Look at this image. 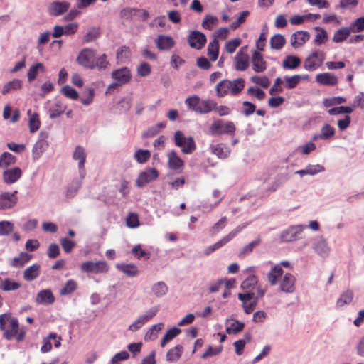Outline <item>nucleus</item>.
I'll return each instance as SVG.
<instances>
[{"label": "nucleus", "mask_w": 364, "mask_h": 364, "mask_svg": "<svg viewBox=\"0 0 364 364\" xmlns=\"http://www.w3.org/2000/svg\"><path fill=\"white\" fill-rule=\"evenodd\" d=\"M245 87V80L242 78H237L232 81L224 80L220 81L216 85L217 96L219 97H224L228 93L232 95L239 94Z\"/></svg>", "instance_id": "f257e3e1"}, {"label": "nucleus", "mask_w": 364, "mask_h": 364, "mask_svg": "<svg viewBox=\"0 0 364 364\" xmlns=\"http://www.w3.org/2000/svg\"><path fill=\"white\" fill-rule=\"evenodd\" d=\"M236 131V127L233 122L223 119H215L209 127V132L212 135H233Z\"/></svg>", "instance_id": "f03ea898"}, {"label": "nucleus", "mask_w": 364, "mask_h": 364, "mask_svg": "<svg viewBox=\"0 0 364 364\" xmlns=\"http://www.w3.org/2000/svg\"><path fill=\"white\" fill-rule=\"evenodd\" d=\"M173 140L175 145L181 147V151L183 154H190L196 149L193 138L192 136L186 137L184 134L180 130H177L174 133Z\"/></svg>", "instance_id": "7ed1b4c3"}, {"label": "nucleus", "mask_w": 364, "mask_h": 364, "mask_svg": "<svg viewBox=\"0 0 364 364\" xmlns=\"http://www.w3.org/2000/svg\"><path fill=\"white\" fill-rule=\"evenodd\" d=\"M111 77L114 80V82L108 86L107 91L114 90L119 86L128 83L131 80L132 74L128 68L123 67L112 71Z\"/></svg>", "instance_id": "20e7f679"}, {"label": "nucleus", "mask_w": 364, "mask_h": 364, "mask_svg": "<svg viewBox=\"0 0 364 364\" xmlns=\"http://www.w3.org/2000/svg\"><path fill=\"white\" fill-rule=\"evenodd\" d=\"M259 284L257 278L255 275H250L241 284V289L244 293L238 294V299L240 301L250 300L254 298L255 290Z\"/></svg>", "instance_id": "39448f33"}, {"label": "nucleus", "mask_w": 364, "mask_h": 364, "mask_svg": "<svg viewBox=\"0 0 364 364\" xmlns=\"http://www.w3.org/2000/svg\"><path fill=\"white\" fill-rule=\"evenodd\" d=\"M4 337L7 340L16 338L18 341H22L25 337V331H19V324L16 318H12L6 328L4 330Z\"/></svg>", "instance_id": "423d86ee"}, {"label": "nucleus", "mask_w": 364, "mask_h": 364, "mask_svg": "<svg viewBox=\"0 0 364 364\" xmlns=\"http://www.w3.org/2000/svg\"><path fill=\"white\" fill-rule=\"evenodd\" d=\"M82 272L87 274H105L109 271V266L105 261H86L80 265Z\"/></svg>", "instance_id": "0eeeda50"}, {"label": "nucleus", "mask_w": 364, "mask_h": 364, "mask_svg": "<svg viewBox=\"0 0 364 364\" xmlns=\"http://www.w3.org/2000/svg\"><path fill=\"white\" fill-rule=\"evenodd\" d=\"M325 53L316 50L311 53L304 60V68L307 71H314L321 67L325 60Z\"/></svg>", "instance_id": "6e6552de"}, {"label": "nucleus", "mask_w": 364, "mask_h": 364, "mask_svg": "<svg viewBox=\"0 0 364 364\" xmlns=\"http://www.w3.org/2000/svg\"><path fill=\"white\" fill-rule=\"evenodd\" d=\"M245 225H239L236 227L234 230H232L230 232H229L226 236L223 237L221 240L218 241L216 243L208 247L205 251L204 254L205 255H209L216 250L222 247L223 245L227 244L229 241L232 240L240 232L242 231L243 228H245Z\"/></svg>", "instance_id": "1a4fd4ad"}, {"label": "nucleus", "mask_w": 364, "mask_h": 364, "mask_svg": "<svg viewBox=\"0 0 364 364\" xmlns=\"http://www.w3.org/2000/svg\"><path fill=\"white\" fill-rule=\"evenodd\" d=\"M159 309V306L150 308L145 314L140 316L129 326V330L130 331L135 332L140 329L146 322L156 315Z\"/></svg>", "instance_id": "9d476101"}, {"label": "nucleus", "mask_w": 364, "mask_h": 364, "mask_svg": "<svg viewBox=\"0 0 364 364\" xmlns=\"http://www.w3.org/2000/svg\"><path fill=\"white\" fill-rule=\"evenodd\" d=\"M96 52L90 48L83 49L77 58L78 63L88 69H94Z\"/></svg>", "instance_id": "9b49d317"}, {"label": "nucleus", "mask_w": 364, "mask_h": 364, "mask_svg": "<svg viewBox=\"0 0 364 364\" xmlns=\"http://www.w3.org/2000/svg\"><path fill=\"white\" fill-rule=\"evenodd\" d=\"M48 134L46 133L41 132L39 139L35 143L32 149V158L33 161L40 159L43 152L48 147V142L46 140Z\"/></svg>", "instance_id": "f8f14e48"}, {"label": "nucleus", "mask_w": 364, "mask_h": 364, "mask_svg": "<svg viewBox=\"0 0 364 364\" xmlns=\"http://www.w3.org/2000/svg\"><path fill=\"white\" fill-rule=\"evenodd\" d=\"M305 228L306 226L303 225L291 226L281 233L280 240L284 242L294 241L298 239V235L301 234Z\"/></svg>", "instance_id": "ddd939ff"}, {"label": "nucleus", "mask_w": 364, "mask_h": 364, "mask_svg": "<svg viewBox=\"0 0 364 364\" xmlns=\"http://www.w3.org/2000/svg\"><path fill=\"white\" fill-rule=\"evenodd\" d=\"M73 159L78 161V169L80 178L82 180L85 177L86 171L85 169V162L86 159V152L81 146H77L73 154Z\"/></svg>", "instance_id": "4468645a"}, {"label": "nucleus", "mask_w": 364, "mask_h": 364, "mask_svg": "<svg viewBox=\"0 0 364 364\" xmlns=\"http://www.w3.org/2000/svg\"><path fill=\"white\" fill-rule=\"evenodd\" d=\"M70 6L68 1H53L48 7V12L50 16H58L65 13Z\"/></svg>", "instance_id": "2eb2a0df"}, {"label": "nucleus", "mask_w": 364, "mask_h": 364, "mask_svg": "<svg viewBox=\"0 0 364 364\" xmlns=\"http://www.w3.org/2000/svg\"><path fill=\"white\" fill-rule=\"evenodd\" d=\"M188 42L191 48L200 50L205 46L206 37L203 33L194 31L190 33Z\"/></svg>", "instance_id": "dca6fc26"}, {"label": "nucleus", "mask_w": 364, "mask_h": 364, "mask_svg": "<svg viewBox=\"0 0 364 364\" xmlns=\"http://www.w3.org/2000/svg\"><path fill=\"white\" fill-rule=\"evenodd\" d=\"M158 176V171L155 168H149L140 173L136 181V184L138 187H144L149 182L157 178Z\"/></svg>", "instance_id": "f3484780"}, {"label": "nucleus", "mask_w": 364, "mask_h": 364, "mask_svg": "<svg viewBox=\"0 0 364 364\" xmlns=\"http://www.w3.org/2000/svg\"><path fill=\"white\" fill-rule=\"evenodd\" d=\"M296 279L290 273H286L279 282V289L285 293H293L295 290Z\"/></svg>", "instance_id": "a211bd4d"}, {"label": "nucleus", "mask_w": 364, "mask_h": 364, "mask_svg": "<svg viewBox=\"0 0 364 364\" xmlns=\"http://www.w3.org/2000/svg\"><path fill=\"white\" fill-rule=\"evenodd\" d=\"M313 248L314 251L323 258H326L329 255L330 247L326 240L323 237H318L315 240Z\"/></svg>", "instance_id": "6ab92c4d"}, {"label": "nucleus", "mask_w": 364, "mask_h": 364, "mask_svg": "<svg viewBox=\"0 0 364 364\" xmlns=\"http://www.w3.org/2000/svg\"><path fill=\"white\" fill-rule=\"evenodd\" d=\"M310 38L309 32L304 31H296L291 35V45L294 48L302 46Z\"/></svg>", "instance_id": "aec40b11"}, {"label": "nucleus", "mask_w": 364, "mask_h": 364, "mask_svg": "<svg viewBox=\"0 0 364 364\" xmlns=\"http://www.w3.org/2000/svg\"><path fill=\"white\" fill-rule=\"evenodd\" d=\"M17 191L13 193L6 192L0 195V210L9 209L14 206L16 203L17 198L15 194Z\"/></svg>", "instance_id": "412c9836"}, {"label": "nucleus", "mask_w": 364, "mask_h": 364, "mask_svg": "<svg viewBox=\"0 0 364 364\" xmlns=\"http://www.w3.org/2000/svg\"><path fill=\"white\" fill-rule=\"evenodd\" d=\"M157 48L160 50H168L175 44V41L170 36L159 35L155 40Z\"/></svg>", "instance_id": "4be33fe9"}, {"label": "nucleus", "mask_w": 364, "mask_h": 364, "mask_svg": "<svg viewBox=\"0 0 364 364\" xmlns=\"http://www.w3.org/2000/svg\"><path fill=\"white\" fill-rule=\"evenodd\" d=\"M22 176V171L18 167L7 169L3 173V180L7 184L17 181Z\"/></svg>", "instance_id": "5701e85b"}, {"label": "nucleus", "mask_w": 364, "mask_h": 364, "mask_svg": "<svg viewBox=\"0 0 364 364\" xmlns=\"http://www.w3.org/2000/svg\"><path fill=\"white\" fill-rule=\"evenodd\" d=\"M252 70L256 73H262L267 69V63L259 51H254L252 55Z\"/></svg>", "instance_id": "b1692460"}, {"label": "nucleus", "mask_w": 364, "mask_h": 364, "mask_svg": "<svg viewBox=\"0 0 364 364\" xmlns=\"http://www.w3.org/2000/svg\"><path fill=\"white\" fill-rule=\"evenodd\" d=\"M168 166L172 170H178L183 167V161L178 156L174 151H170L167 153Z\"/></svg>", "instance_id": "393cba45"}, {"label": "nucleus", "mask_w": 364, "mask_h": 364, "mask_svg": "<svg viewBox=\"0 0 364 364\" xmlns=\"http://www.w3.org/2000/svg\"><path fill=\"white\" fill-rule=\"evenodd\" d=\"M235 69L237 70H245L249 66V56L242 49L237 52L235 57Z\"/></svg>", "instance_id": "a878e982"}, {"label": "nucleus", "mask_w": 364, "mask_h": 364, "mask_svg": "<svg viewBox=\"0 0 364 364\" xmlns=\"http://www.w3.org/2000/svg\"><path fill=\"white\" fill-rule=\"evenodd\" d=\"M316 82L321 85H335L338 82V78L330 73H323L316 75Z\"/></svg>", "instance_id": "bb28decb"}, {"label": "nucleus", "mask_w": 364, "mask_h": 364, "mask_svg": "<svg viewBox=\"0 0 364 364\" xmlns=\"http://www.w3.org/2000/svg\"><path fill=\"white\" fill-rule=\"evenodd\" d=\"M55 301V297L49 289H44L40 291L36 297V302L43 304H50Z\"/></svg>", "instance_id": "cd10ccee"}, {"label": "nucleus", "mask_w": 364, "mask_h": 364, "mask_svg": "<svg viewBox=\"0 0 364 364\" xmlns=\"http://www.w3.org/2000/svg\"><path fill=\"white\" fill-rule=\"evenodd\" d=\"M324 167L320 164L308 165L304 169L299 170L295 172L296 174L299 175L301 177L304 175L314 176L318 173L323 172Z\"/></svg>", "instance_id": "c85d7f7f"}, {"label": "nucleus", "mask_w": 364, "mask_h": 364, "mask_svg": "<svg viewBox=\"0 0 364 364\" xmlns=\"http://www.w3.org/2000/svg\"><path fill=\"white\" fill-rule=\"evenodd\" d=\"M116 268L128 277H135L139 273L138 267L133 264H117Z\"/></svg>", "instance_id": "c756f323"}, {"label": "nucleus", "mask_w": 364, "mask_h": 364, "mask_svg": "<svg viewBox=\"0 0 364 364\" xmlns=\"http://www.w3.org/2000/svg\"><path fill=\"white\" fill-rule=\"evenodd\" d=\"M23 82L19 79H14L6 82L1 90L2 95H5L9 92L19 90L22 88Z\"/></svg>", "instance_id": "7c9ffc66"}, {"label": "nucleus", "mask_w": 364, "mask_h": 364, "mask_svg": "<svg viewBox=\"0 0 364 364\" xmlns=\"http://www.w3.org/2000/svg\"><path fill=\"white\" fill-rule=\"evenodd\" d=\"M283 269L279 265H275L267 274V279L269 284L272 286L275 285L278 282L279 278L283 274Z\"/></svg>", "instance_id": "2f4dec72"}, {"label": "nucleus", "mask_w": 364, "mask_h": 364, "mask_svg": "<svg viewBox=\"0 0 364 364\" xmlns=\"http://www.w3.org/2000/svg\"><path fill=\"white\" fill-rule=\"evenodd\" d=\"M39 274L40 265L34 264L24 270L23 278L26 281H33V279L38 277Z\"/></svg>", "instance_id": "473e14b6"}, {"label": "nucleus", "mask_w": 364, "mask_h": 364, "mask_svg": "<svg viewBox=\"0 0 364 364\" xmlns=\"http://www.w3.org/2000/svg\"><path fill=\"white\" fill-rule=\"evenodd\" d=\"M351 33L349 27H342L335 32L332 41L336 43H341L347 39Z\"/></svg>", "instance_id": "72a5a7b5"}, {"label": "nucleus", "mask_w": 364, "mask_h": 364, "mask_svg": "<svg viewBox=\"0 0 364 364\" xmlns=\"http://www.w3.org/2000/svg\"><path fill=\"white\" fill-rule=\"evenodd\" d=\"M168 291V287L164 282H158L154 283L151 287V291L156 297L164 296Z\"/></svg>", "instance_id": "f704fd0d"}, {"label": "nucleus", "mask_w": 364, "mask_h": 364, "mask_svg": "<svg viewBox=\"0 0 364 364\" xmlns=\"http://www.w3.org/2000/svg\"><path fill=\"white\" fill-rule=\"evenodd\" d=\"M28 115L29 117L28 126L31 133L36 132L41 125L38 114L32 112L31 109L28 111Z\"/></svg>", "instance_id": "c9c22d12"}, {"label": "nucleus", "mask_w": 364, "mask_h": 364, "mask_svg": "<svg viewBox=\"0 0 364 364\" xmlns=\"http://www.w3.org/2000/svg\"><path fill=\"white\" fill-rule=\"evenodd\" d=\"M301 64V60L296 55H287L283 61L284 69H296Z\"/></svg>", "instance_id": "e433bc0d"}, {"label": "nucleus", "mask_w": 364, "mask_h": 364, "mask_svg": "<svg viewBox=\"0 0 364 364\" xmlns=\"http://www.w3.org/2000/svg\"><path fill=\"white\" fill-rule=\"evenodd\" d=\"M219 54V43L216 38L210 41L208 46V55L212 61H215Z\"/></svg>", "instance_id": "4c0bfd02"}, {"label": "nucleus", "mask_w": 364, "mask_h": 364, "mask_svg": "<svg viewBox=\"0 0 364 364\" xmlns=\"http://www.w3.org/2000/svg\"><path fill=\"white\" fill-rule=\"evenodd\" d=\"M183 348L181 345H177L174 348L170 349L166 353V360L168 362H175L178 360L182 353Z\"/></svg>", "instance_id": "58836bf2"}, {"label": "nucleus", "mask_w": 364, "mask_h": 364, "mask_svg": "<svg viewBox=\"0 0 364 364\" xmlns=\"http://www.w3.org/2000/svg\"><path fill=\"white\" fill-rule=\"evenodd\" d=\"M201 100L197 95H193L188 97L185 100V104L188 106V107L197 113H199V109L200 107Z\"/></svg>", "instance_id": "ea45409f"}, {"label": "nucleus", "mask_w": 364, "mask_h": 364, "mask_svg": "<svg viewBox=\"0 0 364 364\" xmlns=\"http://www.w3.org/2000/svg\"><path fill=\"white\" fill-rule=\"evenodd\" d=\"M217 102L210 99L201 100L199 114H207L216 109Z\"/></svg>", "instance_id": "a19ab883"}, {"label": "nucleus", "mask_w": 364, "mask_h": 364, "mask_svg": "<svg viewBox=\"0 0 364 364\" xmlns=\"http://www.w3.org/2000/svg\"><path fill=\"white\" fill-rule=\"evenodd\" d=\"M31 259V255L26 252H21L18 257L12 259L11 264L14 267H22Z\"/></svg>", "instance_id": "79ce46f5"}, {"label": "nucleus", "mask_w": 364, "mask_h": 364, "mask_svg": "<svg viewBox=\"0 0 364 364\" xmlns=\"http://www.w3.org/2000/svg\"><path fill=\"white\" fill-rule=\"evenodd\" d=\"M16 157L9 152L5 151L0 156V167L7 168L16 163Z\"/></svg>", "instance_id": "37998d69"}, {"label": "nucleus", "mask_w": 364, "mask_h": 364, "mask_svg": "<svg viewBox=\"0 0 364 364\" xmlns=\"http://www.w3.org/2000/svg\"><path fill=\"white\" fill-rule=\"evenodd\" d=\"M38 71L45 72V67L43 63H38L30 67L27 74L28 82H32L36 78Z\"/></svg>", "instance_id": "c03bdc74"}, {"label": "nucleus", "mask_w": 364, "mask_h": 364, "mask_svg": "<svg viewBox=\"0 0 364 364\" xmlns=\"http://www.w3.org/2000/svg\"><path fill=\"white\" fill-rule=\"evenodd\" d=\"M353 299V292L351 290H346L343 292L339 299L336 302V306L338 307H342L346 304H349Z\"/></svg>", "instance_id": "a18cd8bd"}, {"label": "nucleus", "mask_w": 364, "mask_h": 364, "mask_svg": "<svg viewBox=\"0 0 364 364\" xmlns=\"http://www.w3.org/2000/svg\"><path fill=\"white\" fill-rule=\"evenodd\" d=\"M271 48L274 50H280L283 48L286 43L284 36L281 34H275L270 38Z\"/></svg>", "instance_id": "49530a36"}, {"label": "nucleus", "mask_w": 364, "mask_h": 364, "mask_svg": "<svg viewBox=\"0 0 364 364\" xmlns=\"http://www.w3.org/2000/svg\"><path fill=\"white\" fill-rule=\"evenodd\" d=\"M181 329L177 327H173L168 330L161 341V346L164 347L168 342L177 336L181 333Z\"/></svg>", "instance_id": "de8ad7c7"}, {"label": "nucleus", "mask_w": 364, "mask_h": 364, "mask_svg": "<svg viewBox=\"0 0 364 364\" xmlns=\"http://www.w3.org/2000/svg\"><path fill=\"white\" fill-rule=\"evenodd\" d=\"M261 243V239L259 237H257L256 240L252 241L251 242L248 243L245 246H244L240 252H239L238 256L240 257H244L247 255H249L250 252H252L254 248L257 246H258Z\"/></svg>", "instance_id": "09e8293b"}, {"label": "nucleus", "mask_w": 364, "mask_h": 364, "mask_svg": "<svg viewBox=\"0 0 364 364\" xmlns=\"http://www.w3.org/2000/svg\"><path fill=\"white\" fill-rule=\"evenodd\" d=\"M259 300V299H258V297L254 296V298L250 300L241 301L242 302V306L244 311L247 314L252 313L257 307Z\"/></svg>", "instance_id": "8fccbe9b"}, {"label": "nucleus", "mask_w": 364, "mask_h": 364, "mask_svg": "<svg viewBox=\"0 0 364 364\" xmlns=\"http://www.w3.org/2000/svg\"><path fill=\"white\" fill-rule=\"evenodd\" d=\"M355 108V105L352 106H340L338 107H333L330 109H328V113L330 115H337L341 114H350L353 112L354 109Z\"/></svg>", "instance_id": "3c124183"}, {"label": "nucleus", "mask_w": 364, "mask_h": 364, "mask_svg": "<svg viewBox=\"0 0 364 364\" xmlns=\"http://www.w3.org/2000/svg\"><path fill=\"white\" fill-rule=\"evenodd\" d=\"M315 29L317 31V33L315 36L314 43L316 46H320L327 41L328 34L326 30L320 27H316Z\"/></svg>", "instance_id": "603ef678"}, {"label": "nucleus", "mask_w": 364, "mask_h": 364, "mask_svg": "<svg viewBox=\"0 0 364 364\" xmlns=\"http://www.w3.org/2000/svg\"><path fill=\"white\" fill-rule=\"evenodd\" d=\"M109 67V63L107 59L106 54H102L98 58L95 57L94 62V68H97L99 70H105Z\"/></svg>", "instance_id": "864d4df0"}, {"label": "nucleus", "mask_w": 364, "mask_h": 364, "mask_svg": "<svg viewBox=\"0 0 364 364\" xmlns=\"http://www.w3.org/2000/svg\"><path fill=\"white\" fill-rule=\"evenodd\" d=\"M285 87L288 89H294L301 80V75H295L291 77L285 76L284 77Z\"/></svg>", "instance_id": "5fc2aeb1"}, {"label": "nucleus", "mask_w": 364, "mask_h": 364, "mask_svg": "<svg viewBox=\"0 0 364 364\" xmlns=\"http://www.w3.org/2000/svg\"><path fill=\"white\" fill-rule=\"evenodd\" d=\"M151 156V153L146 149H139L134 154V159L139 164L147 161Z\"/></svg>", "instance_id": "6e6d98bb"}, {"label": "nucleus", "mask_w": 364, "mask_h": 364, "mask_svg": "<svg viewBox=\"0 0 364 364\" xmlns=\"http://www.w3.org/2000/svg\"><path fill=\"white\" fill-rule=\"evenodd\" d=\"M210 149L213 154H215L220 159L227 158L230 153L228 149H225L221 145L211 146Z\"/></svg>", "instance_id": "4d7b16f0"}, {"label": "nucleus", "mask_w": 364, "mask_h": 364, "mask_svg": "<svg viewBox=\"0 0 364 364\" xmlns=\"http://www.w3.org/2000/svg\"><path fill=\"white\" fill-rule=\"evenodd\" d=\"M346 102V99L343 97H333L330 98L324 99L323 104L326 107L335 106L343 104Z\"/></svg>", "instance_id": "13d9d810"}, {"label": "nucleus", "mask_w": 364, "mask_h": 364, "mask_svg": "<svg viewBox=\"0 0 364 364\" xmlns=\"http://www.w3.org/2000/svg\"><path fill=\"white\" fill-rule=\"evenodd\" d=\"M77 288V282L73 279L68 280L64 287L60 289L61 295H68L73 293Z\"/></svg>", "instance_id": "bf43d9fd"}, {"label": "nucleus", "mask_w": 364, "mask_h": 364, "mask_svg": "<svg viewBox=\"0 0 364 364\" xmlns=\"http://www.w3.org/2000/svg\"><path fill=\"white\" fill-rule=\"evenodd\" d=\"M352 33H360L364 31V16L353 21L349 26Z\"/></svg>", "instance_id": "052dcab7"}, {"label": "nucleus", "mask_w": 364, "mask_h": 364, "mask_svg": "<svg viewBox=\"0 0 364 364\" xmlns=\"http://www.w3.org/2000/svg\"><path fill=\"white\" fill-rule=\"evenodd\" d=\"M335 128L333 127L328 124H325L321 129V136L323 137V140L328 139L333 137L335 134Z\"/></svg>", "instance_id": "680f3d73"}, {"label": "nucleus", "mask_w": 364, "mask_h": 364, "mask_svg": "<svg viewBox=\"0 0 364 364\" xmlns=\"http://www.w3.org/2000/svg\"><path fill=\"white\" fill-rule=\"evenodd\" d=\"M245 327V323L243 322L235 321L234 323L231 324L230 326L226 328V333L228 334L230 333H238L241 332Z\"/></svg>", "instance_id": "e2e57ef3"}, {"label": "nucleus", "mask_w": 364, "mask_h": 364, "mask_svg": "<svg viewBox=\"0 0 364 364\" xmlns=\"http://www.w3.org/2000/svg\"><path fill=\"white\" fill-rule=\"evenodd\" d=\"M250 80L253 83L259 85L263 88H267L270 85V80L266 76L260 77L257 75H254L251 77Z\"/></svg>", "instance_id": "0e129e2a"}, {"label": "nucleus", "mask_w": 364, "mask_h": 364, "mask_svg": "<svg viewBox=\"0 0 364 364\" xmlns=\"http://www.w3.org/2000/svg\"><path fill=\"white\" fill-rule=\"evenodd\" d=\"M130 50L127 46H121L117 50V59L119 62H124L129 58Z\"/></svg>", "instance_id": "69168bd1"}, {"label": "nucleus", "mask_w": 364, "mask_h": 364, "mask_svg": "<svg viewBox=\"0 0 364 364\" xmlns=\"http://www.w3.org/2000/svg\"><path fill=\"white\" fill-rule=\"evenodd\" d=\"M21 284L17 282L11 280L10 279H6L3 282L2 290L4 291H14L20 288Z\"/></svg>", "instance_id": "338daca9"}, {"label": "nucleus", "mask_w": 364, "mask_h": 364, "mask_svg": "<svg viewBox=\"0 0 364 364\" xmlns=\"http://www.w3.org/2000/svg\"><path fill=\"white\" fill-rule=\"evenodd\" d=\"M60 92L63 95L72 100H77L79 97L78 92L69 85L63 87Z\"/></svg>", "instance_id": "774afa93"}]
</instances>
